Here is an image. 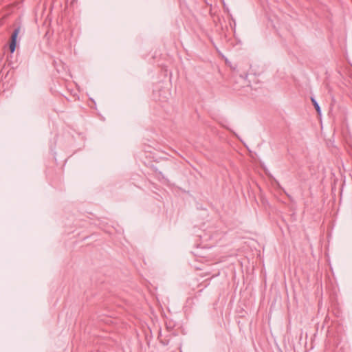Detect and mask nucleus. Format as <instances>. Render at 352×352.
I'll use <instances>...</instances> for the list:
<instances>
[{
  "instance_id": "obj_1",
  "label": "nucleus",
  "mask_w": 352,
  "mask_h": 352,
  "mask_svg": "<svg viewBox=\"0 0 352 352\" xmlns=\"http://www.w3.org/2000/svg\"><path fill=\"white\" fill-rule=\"evenodd\" d=\"M20 32V28H16L12 34L11 42L10 43V50L11 53H13L16 48V38Z\"/></svg>"
},
{
  "instance_id": "obj_2",
  "label": "nucleus",
  "mask_w": 352,
  "mask_h": 352,
  "mask_svg": "<svg viewBox=\"0 0 352 352\" xmlns=\"http://www.w3.org/2000/svg\"><path fill=\"white\" fill-rule=\"evenodd\" d=\"M311 100L312 104L314 106L317 113L320 115L321 113V110H320V107L318 103L317 102V101L316 100V99L314 98H311Z\"/></svg>"
}]
</instances>
